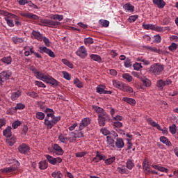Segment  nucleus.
<instances>
[{
    "mask_svg": "<svg viewBox=\"0 0 178 178\" xmlns=\"http://www.w3.org/2000/svg\"><path fill=\"white\" fill-rule=\"evenodd\" d=\"M44 112V113H47L44 124L47 126L49 130H50L58 123V122L60 121V116H55V111L52 108H47Z\"/></svg>",
    "mask_w": 178,
    "mask_h": 178,
    "instance_id": "obj_1",
    "label": "nucleus"
},
{
    "mask_svg": "<svg viewBox=\"0 0 178 178\" xmlns=\"http://www.w3.org/2000/svg\"><path fill=\"white\" fill-rule=\"evenodd\" d=\"M92 108L94 111H95V112L97 113L99 126L104 127V126L106 124V120H109V115L106 113V111H105L104 108L98 106H93Z\"/></svg>",
    "mask_w": 178,
    "mask_h": 178,
    "instance_id": "obj_2",
    "label": "nucleus"
},
{
    "mask_svg": "<svg viewBox=\"0 0 178 178\" xmlns=\"http://www.w3.org/2000/svg\"><path fill=\"white\" fill-rule=\"evenodd\" d=\"M40 26H44L45 27H50L51 29H58L60 26V22L58 21H54L52 19H40Z\"/></svg>",
    "mask_w": 178,
    "mask_h": 178,
    "instance_id": "obj_3",
    "label": "nucleus"
},
{
    "mask_svg": "<svg viewBox=\"0 0 178 178\" xmlns=\"http://www.w3.org/2000/svg\"><path fill=\"white\" fill-rule=\"evenodd\" d=\"M150 72H152L155 76H159L163 72V65L160 63H155L151 65Z\"/></svg>",
    "mask_w": 178,
    "mask_h": 178,
    "instance_id": "obj_4",
    "label": "nucleus"
},
{
    "mask_svg": "<svg viewBox=\"0 0 178 178\" xmlns=\"http://www.w3.org/2000/svg\"><path fill=\"white\" fill-rule=\"evenodd\" d=\"M172 84V80L171 79H159L156 81V87L159 91H163V88L166 87V86H170Z\"/></svg>",
    "mask_w": 178,
    "mask_h": 178,
    "instance_id": "obj_5",
    "label": "nucleus"
},
{
    "mask_svg": "<svg viewBox=\"0 0 178 178\" xmlns=\"http://www.w3.org/2000/svg\"><path fill=\"white\" fill-rule=\"evenodd\" d=\"M12 76V72L3 71L0 73V86H2V83H5L6 80H9V78Z\"/></svg>",
    "mask_w": 178,
    "mask_h": 178,
    "instance_id": "obj_6",
    "label": "nucleus"
},
{
    "mask_svg": "<svg viewBox=\"0 0 178 178\" xmlns=\"http://www.w3.org/2000/svg\"><path fill=\"white\" fill-rule=\"evenodd\" d=\"M76 55L79 56V58H81V59H86L88 55V53H87V49H86L84 46H81L76 51Z\"/></svg>",
    "mask_w": 178,
    "mask_h": 178,
    "instance_id": "obj_7",
    "label": "nucleus"
},
{
    "mask_svg": "<svg viewBox=\"0 0 178 178\" xmlns=\"http://www.w3.org/2000/svg\"><path fill=\"white\" fill-rule=\"evenodd\" d=\"M49 150L50 151V152H52V154H54V155H63V149H62V147L60 146H59V145L58 144H54L52 146V149H49Z\"/></svg>",
    "mask_w": 178,
    "mask_h": 178,
    "instance_id": "obj_8",
    "label": "nucleus"
},
{
    "mask_svg": "<svg viewBox=\"0 0 178 178\" xmlns=\"http://www.w3.org/2000/svg\"><path fill=\"white\" fill-rule=\"evenodd\" d=\"M19 166H20V163L17 161L15 165H12L10 167L5 168L1 170V173H12V172H16L17 169H19Z\"/></svg>",
    "mask_w": 178,
    "mask_h": 178,
    "instance_id": "obj_9",
    "label": "nucleus"
},
{
    "mask_svg": "<svg viewBox=\"0 0 178 178\" xmlns=\"http://www.w3.org/2000/svg\"><path fill=\"white\" fill-rule=\"evenodd\" d=\"M90 123H91V119H90V118H83L81 122L79 123V131H81L83 129L87 127V126H89Z\"/></svg>",
    "mask_w": 178,
    "mask_h": 178,
    "instance_id": "obj_10",
    "label": "nucleus"
},
{
    "mask_svg": "<svg viewBox=\"0 0 178 178\" xmlns=\"http://www.w3.org/2000/svg\"><path fill=\"white\" fill-rule=\"evenodd\" d=\"M44 83H47V84H51L54 87H58L59 86V81H58L56 79H54L52 76L47 75L46 76V79L43 80Z\"/></svg>",
    "mask_w": 178,
    "mask_h": 178,
    "instance_id": "obj_11",
    "label": "nucleus"
},
{
    "mask_svg": "<svg viewBox=\"0 0 178 178\" xmlns=\"http://www.w3.org/2000/svg\"><path fill=\"white\" fill-rule=\"evenodd\" d=\"M46 159H47L48 162L51 165H56L57 163H60L62 162V159L57 157L54 158L49 154L46 155Z\"/></svg>",
    "mask_w": 178,
    "mask_h": 178,
    "instance_id": "obj_12",
    "label": "nucleus"
},
{
    "mask_svg": "<svg viewBox=\"0 0 178 178\" xmlns=\"http://www.w3.org/2000/svg\"><path fill=\"white\" fill-rule=\"evenodd\" d=\"M18 151L20 152V154H24L26 155V154H29L30 147L26 145V143L22 144L18 147Z\"/></svg>",
    "mask_w": 178,
    "mask_h": 178,
    "instance_id": "obj_13",
    "label": "nucleus"
},
{
    "mask_svg": "<svg viewBox=\"0 0 178 178\" xmlns=\"http://www.w3.org/2000/svg\"><path fill=\"white\" fill-rule=\"evenodd\" d=\"M40 51V54H47V55H49V56H50V58H55V54L54 53V51H52V50L45 47H40L39 48Z\"/></svg>",
    "mask_w": 178,
    "mask_h": 178,
    "instance_id": "obj_14",
    "label": "nucleus"
},
{
    "mask_svg": "<svg viewBox=\"0 0 178 178\" xmlns=\"http://www.w3.org/2000/svg\"><path fill=\"white\" fill-rule=\"evenodd\" d=\"M20 15L22 16V17H26L27 19H32V20H38V19H40L38 15L31 13H21Z\"/></svg>",
    "mask_w": 178,
    "mask_h": 178,
    "instance_id": "obj_15",
    "label": "nucleus"
},
{
    "mask_svg": "<svg viewBox=\"0 0 178 178\" xmlns=\"http://www.w3.org/2000/svg\"><path fill=\"white\" fill-rule=\"evenodd\" d=\"M114 145L118 148V149H122V148H124V141L122 138H115V141L114 142Z\"/></svg>",
    "mask_w": 178,
    "mask_h": 178,
    "instance_id": "obj_16",
    "label": "nucleus"
},
{
    "mask_svg": "<svg viewBox=\"0 0 178 178\" xmlns=\"http://www.w3.org/2000/svg\"><path fill=\"white\" fill-rule=\"evenodd\" d=\"M31 38H34L35 40H38V41H42L44 36L39 31L33 30L31 33Z\"/></svg>",
    "mask_w": 178,
    "mask_h": 178,
    "instance_id": "obj_17",
    "label": "nucleus"
},
{
    "mask_svg": "<svg viewBox=\"0 0 178 178\" xmlns=\"http://www.w3.org/2000/svg\"><path fill=\"white\" fill-rule=\"evenodd\" d=\"M106 159V156L102 155L98 151L96 152V156L93 158L92 162H95V163H98L99 161H105Z\"/></svg>",
    "mask_w": 178,
    "mask_h": 178,
    "instance_id": "obj_18",
    "label": "nucleus"
},
{
    "mask_svg": "<svg viewBox=\"0 0 178 178\" xmlns=\"http://www.w3.org/2000/svg\"><path fill=\"white\" fill-rule=\"evenodd\" d=\"M152 2L154 5L157 6L159 9H163V8H165L166 6V3L163 0H153Z\"/></svg>",
    "mask_w": 178,
    "mask_h": 178,
    "instance_id": "obj_19",
    "label": "nucleus"
},
{
    "mask_svg": "<svg viewBox=\"0 0 178 178\" xmlns=\"http://www.w3.org/2000/svg\"><path fill=\"white\" fill-rule=\"evenodd\" d=\"M33 73L37 79H38L39 80H42V81H44V80H45L47 79V76H48L44 74V73H42V72H38L37 70H33Z\"/></svg>",
    "mask_w": 178,
    "mask_h": 178,
    "instance_id": "obj_20",
    "label": "nucleus"
},
{
    "mask_svg": "<svg viewBox=\"0 0 178 178\" xmlns=\"http://www.w3.org/2000/svg\"><path fill=\"white\" fill-rule=\"evenodd\" d=\"M152 168H153V169H156V170H159V172H163V173H168L169 172L168 168L160 166L159 165L152 164Z\"/></svg>",
    "mask_w": 178,
    "mask_h": 178,
    "instance_id": "obj_21",
    "label": "nucleus"
},
{
    "mask_svg": "<svg viewBox=\"0 0 178 178\" xmlns=\"http://www.w3.org/2000/svg\"><path fill=\"white\" fill-rule=\"evenodd\" d=\"M146 120L150 126H152V127H156L157 130H161V125L154 121L152 118H147Z\"/></svg>",
    "mask_w": 178,
    "mask_h": 178,
    "instance_id": "obj_22",
    "label": "nucleus"
},
{
    "mask_svg": "<svg viewBox=\"0 0 178 178\" xmlns=\"http://www.w3.org/2000/svg\"><path fill=\"white\" fill-rule=\"evenodd\" d=\"M3 135L7 138H10L12 137V127H8L6 129L3 131Z\"/></svg>",
    "mask_w": 178,
    "mask_h": 178,
    "instance_id": "obj_23",
    "label": "nucleus"
},
{
    "mask_svg": "<svg viewBox=\"0 0 178 178\" xmlns=\"http://www.w3.org/2000/svg\"><path fill=\"white\" fill-rule=\"evenodd\" d=\"M12 60H13L12 56H5L1 59V61L3 63H4V65H12Z\"/></svg>",
    "mask_w": 178,
    "mask_h": 178,
    "instance_id": "obj_24",
    "label": "nucleus"
},
{
    "mask_svg": "<svg viewBox=\"0 0 178 178\" xmlns=\"http://www.w3.org/2000/svg\"><path fill=\"white\" fill-rule=\"evenodd\" d=\"M90 58L91 60H93L94 62H97L98 63H101L102 62V58H101V56L97 54H90Z\"/></svg>",
    "mask_w": 178,
    "mask_h": 178,
    "instance_id": "obj_25",
    "label": "nucleus"
},
{
    "mask_svg": "<svg viewBox=\"0 0 178 178\" xmlns=\"http://www.w3.org/2000/svg\"><path fill=\"white\" fill-rule=\"evenodd\" d=\"M122 101H124V102H127V104H129V105H131L132 106H134L136 104V99L133 98L123 97Z\"/></svg>",
    "mask_w": 178,
    "mask_h": 178,
    "instance_id": "obj_26",
    "label": "nucleus"
},
{
    "mask_svg": "<svg viewBox=\"0 0 178 178\" xmlns=\"http://www.w3.org/2000/svg\"><path fill=\"white\" fill-rule=\"evenodd\" d=\"M159 140L161 143H163V144H165L167 147H172V143L166 137L161 136Z\"/></svg>",
    "mask_w": 178,
    "mask_h": 178,
    "instance_id": "obj_27",
    "label": "nucleus"
},
{
    "mask_svg": "<svg viewBox=\"0 0 178 178\" xmlns=\"http://www.w3.org/2000/svg\"><path fill=\"white\" fill-rule=\"evenodd\" d=\"M113 85L115 88H119V90H122L123 86H124V83H122L121 81H119L118 80L113 81Z\"/></svg>",
    "mask_w": 178,
    "mask_h": 178,
    "instance_id": "obj_28",
    "label": "nucleus"
},
{
    "mask_svg": "<svg viewBox=\"0 0 178 178\" xmlns=\"http://www.w3.org/2000/svg\"><path fill=\"white\" fill-rule=\"evenodd\" d=\"M121 91H124V92H134L133 88H131L130 86L127 85L126 83H124V86H122V89Z\"/></svg>",
    "mask_w": 178,
    "mask_h": 178,
    "instance_id": "obj_29",
    "label": "nucleus"
},
{
    "mask_svg": "<svg viewBox=\"0 0 178 178\" xmlns=\"http://www.w3.org/2000/svg\"><path fill=\"white\" fill-rule=\"evenodd\" d=\"M22 95V92L20 90H17L15 92H13L11 94V99L12 101H16V99H17V98H19V97H20Z\"/></svg>",
    "mask_w": 178,
    "mask_h": 178,
    "instance_id": "obj_30",
    "label": "nucleus"
},
{
    "mask_svg": "<svg viewBox=\"0 0 178 178\" xmlns=\"http://www.w3.org/2000/svg\"><path fill=\"white\" fill-rule=\"evenodd\" d=\"M12 41L14 44H22V42H24V38L14 36L12 38Z\"/></svg>",
    "mask_w": 178,
    "mask_h": 178,
    "instance_id": "obj_31",
    "label": "nucleus"
},
{
    "mask_svg": "<svg viewBox=\"0 0 178 178\" xmlns=\"http://www.w3.org/2000/svg\"><path fill=\"white\" fill-rule=\"evenodd\" d=\"M142 83H143V86H144V87H151V81L145 77H143V79H140Z\"/></svg>",
    "mask_w": 178,
    "mask_h": 178,
    "instance_id": "obj_32",
    "label": "nucleus"
},
{
    "mask_svg": "<svg viewBox=\"0 0 178 178\" xmlns=\"http://www.w3.org/2000/svg\"><path fill=\"white\" fill-rule=\"evenodd\" d=\"M67 140L69 143H73L77 140V136H76V134L74 132H71L69 134V137H67Z\"/></svg>",
    "mask_w": 178,
    "mask_h": 178,
    "instance_id": "obj_33",
    "label": "nucleus"
},
{
    "mask_svg": "<svg viewBox=\"0 0 178 178\" xmlns=\"http://www.w3.org/2000/svg\"><path fill=\"white\" fill-rule=\"evenodd\" d=\"M125 10L128 12H133L134 10V6L131 5L130 3H127L123 6Z\"/></svg>",
    "mask_w": 178,
    "mask_h": 178,
    "instance_id": "obj_34",
    "label": "nucleus"
},
{
    "mask_svg": "<svg viewBox=\"0 0 178 178\" xmlns=\"http://www.w3.org/2000/svg\"><path fill=\"white\" fill-rule=\"evenodd\" d=\"M122 79H124V80H126V81H127L128 83H131V81H133V76L128 73L123 74Z\"/></svg>",
    "mask_w": 178,
    "mask_h": 178,
    "instance_id": "obj_35",
    "label": "nucleus"
},
{
    "mask_svg": "<svg viewBox=\"0 0 178 178\" xmlns=\"http://www.w3.org/2000/svg\"><path fill=\"white\" fill-rule=\"evenodd\" d=\"M134 166V160L128 159L126 163V168L129 170H131Z\"/></svg>",
    "mask_w": 178,
    "mask_h": 178,
    "instance_id": "obj_36",
    "label": "nucleus"
},
{
    "mask_svg": "<svg viewBox=\"0 0 178 178\" xmlns=\"http://www.w3.org/2000/svg\"><path fill=\"white\" fill-rule=\"evenodd\" d=\"M144 48H145L146 49H148L149 51H151V52H155L156 54H161V50L156 47H152L150 46H145Z\"/></svg>",
    "mask_w": 178,
    "mask_h": 178,
    "instance_id": "obj_37",
    "label": "nucleus"
},
{
    "mask_svg": "<svg viewBox=\"0 0 178 178\" xmlns=\"http://www.w3.org/2000/svg\"><path fill=\"white\" fill-rule=\"evenodd\" d=\"M106 141H107L108 144H109V145H111V147H113V148H115V140H113V138H112V136H107Z\"/></svg>",
    "mask_w": 178,
    "mask_h": 178,
    "instance_id": "obj_38",
    "label": "nucleus"
},
{
    "mask_svg": "<svg viewBox=\"0 0 178 178\" xmlns=\"http://www.w3.org/2000/svg\"><path fill=\"white\" fill-rule=\"evenodd\" d=\"M61 62L63 63H64V65H65L66 66H68V67H70V69H73V67H74V66L73 65V63H70L67 59L66 58H63L61 60Z\"/></svg>",
    "mask_w": 178,
    "mask_h": 178,
    "instance_id": "obj_39",
    "label": "nucleus"
},
{
    "mask_svg": "<svg viewBox=\"0 0 178 178\" xmlns=\"http://www.w3.org/2000/svg\"><path fill=\"white\" fill-rule=\"evenodd\" d=\"M47 168H48V163H47V161H43L39 163V169L44 170V169H47Z\"/></svg>",
    "mask_w": 178,
    "mask_h": 178,
    "instance_id": "obj_40",
    "label": "nucleus"
},
{
    "mask_svg": "<svg viewBox=\"0 0 178 178\" xmlns=\"http://www.w3.org/2000/svg\"><path fill=\"white\" fill-rule=\"evenodd\" d=\"M35 118L39 120H44V119H45V114L42 112H37L35 114Z\"/></svg>",
    "mask_w": 178,
    "mask_h": 178,
    "instance_id": "obj_41",
    "label": "nucleus"
},
{
    "mask_svg": "<svg viewBox=\"0 0 178 178\" xmlns=\"http://www.w3.org/2000/svg\"><path fill=\"white\" fill-rule=\"evenodd\" d=\"M74 84L78 88H83V82L80 81L79 79H75L74 80Z\"/></svg>",
    "mask_w": 178,
    "mask_h": 178,
    "instance_id": "obj_42",
    "label": "nucleus"
},
{
    "mask_svg": "<svg viewBox=\"0 0 178 178\" xmlns=\"http://www.w3.org/2000/svg\"><path fill=\"white\" fill-rule=\"evenodd\" d=\"M169 131L171 134H176L177 133V127L175 124H173L172 126L169 127Z\"/></svg>",
    "mask_w": 178,
    "mask_h": 178,
    "instance_id": "obj_43",
    "label": "nucleus"
},
{
    "mask_svg": "<svg viewBox=\"0 0 178 178\" xmlns=\"http://www.w3.org/2000/svg\"><path fill=\"white\" fill-rule=\"evenodd\" d=\"M51 19H53V20H58V22H62V20H63V15H53L51 16Z\"/></svg>",
    "mask_w": 178,
    "mask_h": 178,
    "instance_id": "obj_44",
    "label": "nucleus"
},
{
    "mask_svg": "<svg viewBox=\"0 0 178 178\" xmlns=\"http://www.w3.org/2000/svg\"><path fill=\"white\" fill-rule=\"evenodd\" d=\"M4 19L6 20L9 27H15V24L13 23V20L10 19L9 17H6Z\"/></svg>",
    "mask_w": 178,
    "mask_h": 178,
    "instance_id": "obj_45",
    "label": "nucleus"
},
{
    "mask_svg": "<svg viewBox=\"0 0 178 178\" xmlns=\"http://www.w3.org/2000/svg\"><path fill=\"white\" fill-rule=\"evenodd\" d=\"M52 177L54 178H62L63 177V174L60 171L54 172L51 174Z\"/></svg>",
    "mask_w": 178,
    "mask_h": 178,
    "instance_id": "obj_46",
    "label": "nucleus"
},
{
    "mask_svg": "<svg viewBox=\"0 0 178 178\" xmlns=\"http://www.w3.org/2000/svg\"><path fill=\"white\" fill-rule=\"evenodd\" d=\"M85 45H91V44H94V39L92 38H86L84 39Z\"/></svg>",
    "mask_w": 178,
    "mask_h": 178,
    "instance_id": "obj_47",
    "label": "nucleus"
},
{
    "mask_svg": "<svg viewBox=\"0 0 178 178\" xmlns=\"http://www.w3.org/2000/svg\"><path fill=\"white\" fill-rule=\"evenodd\" d=\"M58 140L60 143H63V144H67L68 143L67 137H65L63 135H60L58 136Z\"/></svg>",
    "mask_w": 178,
    "mask_h": 178,
    "instance_id": "obj_48",
    "label": "nucleus"
},
{
    "mask_svg": "<svg viewBox=\"0 0 178 178\" xmlns=\"http://www.w3.org/2000/svg\"><path fill=\"white\" fill-rule=\"evenodd\" d=\"M115 161H116V157L113 156L106 159L104 163H106V165H112V163H113Z\"/></svg>",
    "mask_w": 178,
    "mask_h": 178,
    "instance_id": "obj_49",
    "label": "nucleus"
},
{
    "mask_svg": "<svg viewBox=\"0 0 178 178\" xmlns=\"http://www.w3.org/2000/svg\"><path fill=\"white\" fill-rule=\"evenodd\" d=\"M24 108H26V105L22 103H18L15 107V111H22V109H24Z\"/></svg>",
    "mask_w": 178,
    "mask_h": 178,
    "instance_id": "obj_50",
    "label": "nucleus"
},
{
    "mask_svg": "<svg viewBox=\"0 0 178 178\" xmlns=\"http://www.w3.org/2000/svg\"><path fill=\"white\" fill-rule=\"evenodd\" d=\"M26 95H28L29 97H31V98H38V93L34 91L27 92Z\"/></svg>",
    "mask_w": 178,
    "mask_h": 178,
    "instance_id": "obj_51",
    "label": "nucleus"
},
{
    "mask_svg": "<svg viewBox=\"0 0 178 178\" xmlns=\"http://www.w3.org/2000/svg\"><path fill=\"white\" fill-rule=\"evenodd\" d=\"M169 51H171V52H175L177 49V44L176 43H172L171 45L168 47Z\"/></svg>",
    "mask_w": 178,
    "mask_h": 178,
    "instance_id": "obj_52",
    "label": "nucleus"
},
{
    "mask_svg": "<svg viewBox=\"0 0 178 178\" xmlns=\"http://www.w3.org/2000/svg\"><path fill=\"white\" fill-rule=\"evenodd\" d=\"M113 126L117 129H120L123 127V123L119 122V121H115L113 122Z\"/></svg>",
    "mask_w": 178,
    "mask_h": 178,
    "instance_id": "obj_53",
    "label": "nucleus"
},
{
    "mask_svg": "<svg viewBox=\"0 0 178 178\" xmlns=\"http://www.w3.org/2000/svg\"><path fill=\"white\" fill-rule=\"evenodd\" d=\"M143 29H145V30H154V29H155V25L154 24H143Z\"/></svg>",
    "mask_w": 178,
    "mask_h": 178,
    "instance_id": "obj_54",
    "label": "nucleus"
},
{
    "mask_svg": "<svg viewBox=\"0 0 178 178\" xmlns=\"http://www.w3.org/2000/svg\"><path fill=\"white\" fill-rule=\"evenodd\" d=\"M132 75L134 77H136L137 79H140V80H141L144 77L141 74V72H132Z\"/></svg>",
    "mask_w": 178,
    "mask_h": 178,
    "instance_id": "obj_55",
    "label": "nucleus"
},
{
    "mask_svg": "<svg viewBox=\"0 0 178 178\" xmlns=\"http://www.w3.org/2000/svg\"><path fill=\"white\" fill-rule=\"evenodd\" d=\"M35 85H36L38 87H40L42 88H47V86L44 84L42 81H35Z\"/></svg>",
    "mask_w": 178,
    "mask_h": 178,
    "instance_id": "obj_56",
    "label": "nucleus"
},
{
    "mask_svg": "<svg viewBox=\"0 0 178 178\" xmlns=\"http://www.w3.org/2000/svg\"><path fill=\"white\" fill-rule=\"evenodd\" d=\"M133 67L134 70H140L143 67V65H141V63H135L133 65Z\"/></svg>",
    "mask_w": 178,
    "mask_h": 178,
    "instance_id": "obj_57",
    "label": "nucleus"
},
{
    "mask_svg": "<svg viewBox=\"0 0 178 178\" xmlns=\"http://www.w3.org/2000/svg\"><path fill=\"white\" fill-rule=\"evenodd\" d=\"M101 133L103 134L104 136H110L111 135V131L108 130L106 128H102L100 130Z\"/></svg>",
    "mask_w": 178,
    "mask_h": 178,
    "instance_id": "obj_58",
    "label": "nucleus"
},
{
    "mask_svg": "<svg viewBox=\"0 0 178 178\" xmlns=\"http://www.w3.org/2000/svg\"><path fill=\"white\" fill-rule=\"evenodd\" d=\"M162 41V38H161V35H156L154 36V42H156V44H159Z\"/></svg>",
    "mask_w": 178,
    "mask_h": 178,
    "instance_id": "obj_59",
    "label": "nucleus"
},
{
    "mask_svg": "<svg viewBox=\"0 0 178 178\" xmlns=\"http://www.w3.org/2000/svg\"><path fill=\"white\" fill-rule=\"evenodd\" d=\"M63 77H64V79H65V80H70V79H72V76L70 75V74H69V72H67L66 71H63Z\"/></svg>",
    "mask_w": 178,
    "mask_h": 178,
    "instance_id": "obj_60",
    "label": "nucleus"
},
{
    "mask_svg": "<svg viewBox=\"0 0 178 178\" xmlns=\"http://www.w3.org/2000/svg\"><path fill=\"white\" fill-rule=\"evenodd\" d=\"M124 66L125 67H131V60L130 58H127L125 59Z\"/></svg>",
    "mask_w": 178,
    "mask_h": 178,
    "instance_id": "obj_61",
    "label": "nucleus"
},
{
    "mask_svg": "<svg viewBox=\"0 0 178 178\" xmlns=\"http://www.w3.org/2000/svg\"><path fill=\"white\" fill-rule=\"evenodd\" d=\"M138 19V15H132L129 17V22L134 23Z\"/></svg>",
    "mask_w": 178,
    "mask_h": 178,
    "instance_id": "obj_62",
    "label": "nucleus"
},
{
    "mask_svg": "<svg viewBox=\"0 0 178 178\" xmlns=\"http://www.w3.org/2000/svg\"><path fill=\"white\" fill-rule=\"evenodd\" d=\"M20 124H22V122L17 120L15 121L13 124H12V127L13 129H17L19 126H20Z\"/></svg>",
    "mask_w": 178,
    "mask_h": 178,
    "instance_id": "obj_63",
    "label": "nucleus"
},
{
    "mask_svg": "<svg viewBox=\"0 0 178 178\" xmlns=\"http://www.w3.org/2000/svg\"><path fill=\"white\" fill-rule=\"evenodd\" d=\"M143 170H147V169H150L149 163L148 162H147L146 161H145L143 163Z\"/></svg>",
    "mask_w": 178,
    "mask_h": 178,
    "instance_id": "obj_64",
    "label": "nucleus"
}]
</instances>
